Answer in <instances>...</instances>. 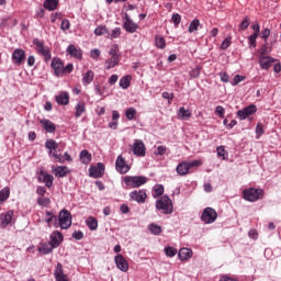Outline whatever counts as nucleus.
Wrapping results in <instances>:
<instances>
[{
    "mask_svg": "<svg viewBox=\"0 0 281 281\" xmlns=\"http://www.w3.org/2000/svg\"><path fill=\"white\" fill-rule=\"evenodd\" d=\"M124 183L128 188H142V186L148 183V178L145 176H126Z\"/></svg>",
    "mask_w": 281,
    "mask_h": 281,
    "instance_id": "nucleus-1",
    "label": "nucleus"
},
{
    "mask_svg": "<svg viewBox=\"0 0 281 281\" xmlns=\"http://www.w3.org/2000/svg\"><path fill=\"white\" fill-rule=\"evenodd\" d=\"M202 164L203 161L201 160H193L190 162L183 161L177 166L176 170L180 177H186V175L190 172V168H199V166H202Z\"/></svg>",
    "mask_w": 281,
    "mask_h": 281,
    "instance_id": "nucleus-2",
    "label": "nucleus"
},
{
    "mask_svg": "<svg viewBox=\"0 0 281 281\" xmlns=\"http://www.w3.org/2000/svg\"><path fill=\"white\" fill-rule=\"evenodd\" d=\"M156 209L161 210L162 214H172V200L168 195L161 196L156 201Z\"/></svg>",
    "mask_w": 281,
    "mask_h": 281,
    "instance_id": "nucleus-3",
    "label": "nucleus"
},
{
    "mask_svg": "<svg viewBox=\"0 0 281 281\" xmlns=\"http://www.w3.org/2000/svg\"><path fill=\"white\" fill-rule=\"evenodd\" d=\"M244 194V199L245 201H250L251 203H254V201H258L260 199H262L265 191H262V189H246L243 192Z\"/></svg>",
    "mask_w": 281,
    "mask_h": 281,
    "instance_id": "nucleus-4",
    "label": "nucleus"
},
{
    "mask_svg": "<svg viewBox=\"0 0 281 281\" xmlns=\"http://www.w3.org/2000/svg\"><path fill=\"white\" fill-rule=\"evenodd\" d=\"M58 223L60 229H69L71 227V213L67 210H61L59 212Z\"/></svg>",
    "mask_w": 281,
    "mask_h": 281,
    "instance_id": "nucleus-5",
    "label": "nucleus"
},
{
    "mask_svg": "<svg viewBox=\"0 0 281 281\" xmlns=\"http://www.w3.org/2000/svg\"><path fill=\"white\" fill-rule=\"evenodd\" d=\"M33 44L36 47V52L44 56L45 60H49L52 58V53H49V47L45 46V43L38 38L33 40Z\"/></svg>",
    "mask_w": 281,
    "mask_h": 281,
    "instance_id": "nucleus-6",
    "label": "nucleus"
},
{
    "mask_svg": "<svg viewBox=\"0 0 281 281\" xmlns=\"http://www.w3.org/2000/svg\"><path fill=\"white\" fill-rule=\"evenodd\" d=\"M203 223H205L206 225H210L212 223H214V221H216V218H218V214L216 213V211H214V209L212 207H206L201 216Z\"/></svg>",
    "mask_w": 281,
    "mask_h": 281,
    "instance_id": "nucleus-7",
    "label": "nucleus"
},
{
    "mask_svg": "<svg viewBox=\"0 0 281 281\" xmlns=\"http://www.w3.org/2000/svg\"><path fill=\"white\" fill-rule=\"evenodd\" d=\"M37 179L40 183H45L46 188H52V186H54V176L47 173L45 170H41L37 173Z\"/></svg>",
    "mask_w": 281,
    "mask_h": 281,
    "instance_id": "nucleus-8",
    "label": "nucleus"
},
{
    "mask_svg": "<svg viewBox=\"0 0 281 281\" xmlns=\"http://www.w3.org/2000/svg\"><path fill=\"white\" fill-rule=\"evenodd\" d=\"M133 154L136 157H146V145L142 139H136L133 144Z\"/></svg>",
    "mask_w": 281,
    "mask_h": 281,
    "instance_id": "nucleus-9",
    "label": "nucleus"
},
{
    "mask_svg": "<svg viewBox=\"0 0 281 281\" xmlns=\"http://www.w3.org/2000/svg\"><path fill=\"white\" fill-rule=\"evenodd\" d=\"M25 60V50L23 48H15L12 53L13 65L21 66Z\"/></svg>",
    "mask_w": 281,
    "mask_h": 281,
    "instance_id": "nucleus-10",
    "label": "nucleus"
},
{
    "mask_svg": "<svg viewBox=\"0 0 281 281\" xmlns=\"http://www.w3.org/2000/svg\"><path fill=\"white\" fill-rule=\"evenodd\" d=\"M256 111H258V108L254 104H250V105L244 108L243 110H239L237 112V117H239V120H247L249 117V115H254V113H256Z\"/></svg>",
    "mask_w": 281,
    "mask_h": 281,
    "instance_id": "nucleus-11",
    "label": "nucleus"
},
{
    "mask_svg": "<svg viewBox=\"0 0 281 281\" xmlns=\"http://www.w3.org/2000/svg\"><path fill=\"white\" fill-rule=\"evenodd\" d=\"M123 27L128 34H135L137 30H139V25L135 23L128 14H125V22L123 23Z\"/></svg>",
    "mask_w": 281,
    "mask_h": 281,
    "instance_id": "nucleus-12",
    "label": "nucleus"
},
{
    "mask_svg": "<svg viewBox=\"0 0 281 281\" xmlns=\"http://www.w3.org/2000/svg\"><path fill=\"white\" fill-rule=\"evenodd\" d=\"M89 175L90 177H93V179H100V177L104 175V164L98 162L97 167L91 166L89 168Z\"/></svg>",
    "mask_w": 281,
    "mask_h": 281,
    "instance_id": "nucleus-13",
    "label": "nucleus"
},
{
    "mask_svg": "<svg viewBox=\"0 0 281 281\" xmlns=\"http://www.w3.org/2000/svg\"><path fill=\"white\" fill-rule=\"evenodd\" d=\"M148 195H146V191L144 190H135L130 193V198L132 201H136V203H146V199Z\"/></svg>",
    "mask_w": 281,
    "mask_h": 281,
    "instance_id": "nucleus-14",
    "label": "nucleus"
},
{
    "mask_svg": "<svg viewBox=\"0 0 281 281\" xmlns=\"http://www.w3.org/2000/svg\"><path fill=\"white\" fill-rule=\"evenodd\" d=\"M115 265L120 271H123V273H126L128 271V261L124 258L122 255H116L114 258Z\"/></svg>",
    "mask_w": 281,
    "mask_h": 281,
    "instance_id": "nucleus-15",
    "label": "nucleus"
},
{
    "mask_svg": "<svg viewBox=\"0 0 281 281\" xmlns=\"http://www.w3.org/2000/svg\"><path fill=\"white\" fill-rule=\"evenodd\" d=\"M115 166H116L117 172H120L121 175H126V172L131 170V167L126 164V161L122 156L117 157Z\"/></svg>",
    "mask_w": 281,
    "mask_h": 281,
    "instance_id": "nucleus-16",
    "label": "nucleus"
},
{
    "mask_svg": "<svg viewBox=\"0 0 281 281\" xmlns=\"http://www.w3.org/2000/svg\"><path fill=\"white\" fill-rule=\"evenodd\" d=\"M54 276L56 281H69V277H67L65 270H63V263H57Z\"/></svg>",
    "mask_w": 281,
    "mask_h": 281,
    "instance_id": "nucleus-17",
    "label": "nucleus"
},
{
    "mask_svg": "<svg viewBox=\"0 0 281 281\" xmlns=\"http://www.w3.org/2000/svg\"><path fill=\"white\" fill-rule=\"evenodd\" d=\"M14 216L13 211H8L7 213L0 214V226L8 227L12 223V218Z\"/></svg>",
    "mask_w": 281,
    "mask_h": 281,
    "instance_id": "nucleus-18",
    "label": "nucleus"
},
{
    "mask_svg": "<svg viewBox=\"0 0 281 281\" xmlns=\"http://www.w3.org/2000/svg\"><path fill=\"white\" fill-rule=\"evenodd\" d=\"M49 243L56 249V247H59L60 243H63V234L60 232H58V231L53 232L50 234Z\"/></svg>",
    "mask_w": 281,
    "mask_h": 281,
    "instance_id": "nucleus-19",
    "label": "nucleus"
},
{
    "mask_svg": "<svg viewBox=\"0 0 281 281\" xmlns=\"http://www.w3.org/2000/svg\"><path fill=\"white\" fill-rule=\"evenodd\" d=\"M273 63H276V59L270 56H261L259 58V65H260L261 69H270V67H271V65H273Z\"/></svg>",
    "mask_w": 281,
    "mask_h": 281,
    "instance_id": "nucleus-20",
    "label": "nucleus"
},
{
    "mask_svg": "<svg viewBox=\"0 0 281 281\" xmlns=\"http://www.w3.org/2000/svg\"><path fill=\"white\" fill-rule=\"evenodd\" d=\"M52 67L55 71L56 76H63L64 67L65 65L63 64V60L58 58H54L52 61Z\"/></svg>",
    "mask_w": 281,
    "mask_h": 281,
    "instance_id": "nucleus-21",
    "label": "nucleus"
},
{
    "mask_svg": "<svg viewBox=\"0 0 281 281\" xmlns=\"http://www.w3.org/2000/svg\"><path fill=\"white\" fill-rule=\"evenodd\" d=\"M67 53L69 54V56H72L74 58H78V60L82 59V49L76 48L74 44H70L67 47Z\"/></svg>",
    "mask_w": 281,
    "mask_h": 281,
    "instance_id": "nucleus-22",
    "label": "nucleus"
},
{
    "mask_svg": "<svg viewBox=\"0 0 281 281\" xmlns=\"http://www.w3.org/2000/svg\"><path fill=\"white\" fill-rule=\"evenodd\" d=\"M92 155L89 150L83 149L79 154V161H81L85 166H89L91 164Z\"/></svg>",
    "mask_w": 281,
    "mask_h": 281,
    "instance_id": "nucleus-23",
    "label": "nucleus"
},
{
    "mask_svg": "<svg viewBox=\"0 0 281 281\" xmlns=\"http://www.w3.org/2000/svg\"><path fill=\"white\" fill-rule=\"evenodd\" d=\"M55 100L57 104H60L61 106H67V104H69V93L61 92L55 97Z\"/></svg>",
    "mask_w": 281,
    "mask_h": 281,
    "instance_id": "nucleus-24",
    "label": "nucleus"
},
{
    "mask_svg": "<svg viewBox=\"0 0 281 281\" xmlns=\"http://www.w3.org/2000/svg\"><path fill=\"white\" fill-rule=\"evenodd\" d=\"M40 123L43 125L44 131H46L47 133H55L56 125L52 121L43 119L42 121H40Z\"/></svg>",
    "mask_w": 281,
    "mask_h": 281,
    "instance_id": "nucleus-25",
    "label": "nucleus"
},
{
    "mask_svg": "<svg viewBox=\"0 0 281 281\" xmlns=\"http://www.w3.org/2000/svg\"><path fill=\"white\" fill-rule=\"evenodd\" d=\"M190 117H192V111L190 109L181 106L178 110V120H190Z\"/></svg>",
    "mask_w": 281,
    "mask_h": 281,
    "instance_id": "nucleus-26",
    "label": "nucleus"
},
{
    "mask_svg": "<svg viewBox=\"0 0 281 281\" xmlns=\"http://www.w3.org/2000/svg\"><path fill=\"white\" fill-rule=\"evenodd\" d=\"M192 257V249L190 248H181L178 252L179 260H190Z\"/></svg>",
    "mask_w": 281,
    "mask_h": 281,
    "instance_id": "nucleus-27",
    "label": "nucleus"
},
{
    "mask_svg": "<svg viewBox=\"0 0 281 281\" xmlns=\"http://www.w3.org/2000/svg\"><path fill=\"white\" fill-rule=\"evenodd\" d=\"M55 172V177H67V175H69V168H67V166H58L54 169Z\"/></svg>",
    "mask_w": 281,
    "mask_h": 281,
    "instance_id": "nucleus-28",
    "label": "nucleus"
},
{
    "mask_svg": "<svg viewBox=\"0 0 281 281\" xmlns=\"http://www.w3.org/2000/svg\"><path fill=\"white\" fill-rule=\"evenodd\" d=\"M94 76L95 74H93L92 70H88L86 74L82 75V85H85V87L91 85V82H93Z\"/></svg>",
    "mask_w": 281,
    "mask_h": 281,
    "instance_id": "nucleus-29",
    "label": "nucleus"
},
{
    "mask_svg": "<svg viewBox=\"0 0 281 281\" xmlns=\"http://www.w3.org/2000/svg\"><path fill=\"white\" fill-rule=\"evenodd\" d=\"M54 249H56V248L54 247V245L48 241V243L43 244V245L40 247L38 251H40V254H44V256H47V254H52V251H53Z\"/></svg>",
    "mask_w": 281,
    "mask_h": 281,
    "instance_id": "nucleus-30",
    "label": "nucleus"
},
{
    "mask_svg": "<svg viewBox=\"0 0 281 281\" xmlns=\"http://www.w3.org/2000/svg\"><path fill=\"white\" fill-rule=\"evenodd\" d=\"M75 111H76L75 116L80 117L81 115H83L86 113L87 105L85 104V102L80 101L75 106Z\"/></svg>",
    "mask_w": 281,
    "mask_h": 281,
    "instance_id": "nucleus-31",
    "label": "nucleus"
},
{
    "mask_svg": "<svg viewBox=\"0 0 281 281\" xmlns=\"http://www.w3.org/2000/svg\"><path fill=\"white\" fill-rule=\"evenodd\" d=\"M86 225L89 227L90 232H95V229H98V220L93 216H89L86 220Z\"/></svg>",
    "mask_w": 281,
    "mask_h": 281,
    "instance_id": "nucleus-32",
    "label": "nucleus"
},
{
    "mask_svg": "<svg viewBox=\"0 0 281 281\" xmlns=\"http://www.w3.org/2000/svg\"><path fill=\"white\" fill-rule=\"evenodd\" d=\"M131 80L133 77L131 75H126L120 79V88L121 89H128L131 87Z\"/></svg>",
    "mask_w": 281,
    "mask_h": 281,
    "instance_id": "nucleus-33",
    "label": "nucleus"
},
{
    "mask_svg": "<svg viewBox=\"0 0 281 281\" xmlns=\"http://www.w3.org/2000/svg\"><path fill=\"white\" fill-rule=\"evenodd\" d=\"M120 65V57H111L105 60V69H113V67H117Z\"/></svg>",
    "mask_w": 281,
    "mask_h": 281,
    "instance_id": "nucleus-34",
    "label": "nucleus"
},
{
    "mask_svg": "<svg viewBox=\"0 0 281 281\" xmlns=\"http://www.w3.org/2000/svg\"><path fill=\"white\" fill-rule=\"evenodd\" d=\"M7 199H10V188L9 187H4L0 191V205H3L4 202L7 201Z\"/></svg>",
    "mask_w": 281,
    "mask_h": 281,
    "instance_id": "nucleus-35",
    "label": "nucleus"
},
{
    "mask_svg": "<svg viewBox=\"0 0 281 281\" xmlns=\"http://www.w3.org/2000/svg\"><path fill=\"white\" fill-rule=\"evenodd\" d=\"M44 8L50 12L56 10V8H58V0H45Z\"/></svg>",
    "mask_w": 281,
    "mask_h": 281,
    "instance_id": "nucleus-36",
    "label": "nucleus"
},
{
    "mask_svg": "<svg viewBox=\"0 0 281 281\" xmlns=\"http://www.w3.org/2000/svg\"><path fill=\"white\" fill-rule=\"evenodd\" d=\"M148 229L151 234H154V236H159V234H161L164 232V229L161 228V226L157 225V224H149L148 225Z\"/></svg>",
    "mask_w": 281,
    "mask_h": 281,
    "instance_id": "nucleus-37",
    "label": "nucleus"
},
{
    "mask_svg": "<svg viewBox=\"0 0 281 281\" xmlns=\"http://www.w3.org/2000/svg\"><path fill=\"white\" fill-rule=\"evenodd\" d=\"M46 148L49 150V154L52 155L53 150H57L58 144L54 139H47L45 143Z\"/></svg>",
    "mask_w": 281,
    "mask_h": 281,
    "instance_id": "nucleus-38",
    "label": "nucleus"
},
{
    "mask_svg": "<svg viewBox=\"0 0 281 281\" xmlns=\"http://www.w3.org/2000/svg\"><path fill=\"white\" fill-rule=\"evenodd\" d=\"M201 25V21L199 19H194L190 25L188 32L192 34L193 32H196L199 30V26Z\"/></svg>",
    "mask_w": 281,
    "mask_h": 281,
    "instance_id": "nucleus-39",
    "label": "nucleus"
},
{
    "mask_svg": "<svg viewBox=\"0 0 281 281\" xmlns=\"http://www.w3.org/2000/svg\"><path fill=\"white\" fill-rule=\"evenodd\" d=\"M165 254L168 258H175V256H177V254H178V250H177V248H175L172 246H166Z\"/></svg>",
    "mask_w": 281,
    "mask_h": 281,
    "instance_id": "nucleus-40",
    "label": "nucleus"
},
{
    "mask_svg": "<svg viewBox=\"0 0 281 281\" xmlns=\"http://www.w3.org/2000/svg\"><path fill=\"white\" fill-rule=\"evenodd\" d=\"M121 34L122 29L115 27L111 33H108V38H110V41H113L114 38H120Z\"/></svg>",
    "mask_w": 281,
    "mask_h": 281,
    "instance_id": "nucleus-41",
    "label": "nucleus"
},
{
    "mask_svg": "<svg viewBox=\"0 0 281 281\" xmlns=\"http://www.w3.org/2000/svg\"><path fill=\"white\" fill-rule=\"evenodd\" d=\"M95 36H104V34H109V29L104 25H100L94 30Z\"/></svg>",
    "mask_w": 281,
    "mask_h": 281,
    "instance_id": "nucleus-42",
    "label": "nucleus"
},
{
    "mask_svg": "<svg viewBox=\"0 0 281 281\" xmlns=\"http://www.w3.org/2000/svg\"><path fill=\"white\" fill-rule=\"evenodd\" d=\"M156 46L159 49H166V38L164 36H156Z\"/></svg>",
    "mask_w": 281,
    "mask_h": 281,
    "instance_id": "nucleus-43",
    "label": "nucleus"
},
{
    "mask_svg": "<svg viewBox=\"0 0 281 281\" xmlns=\"http://www.w3.org/2000/svg\"><path fill=\"white\" fill-rule=\"evenodd\" d=\"M135 115H137V110H135L134 108H130L125 111V117H127L128 120H134Z\"/></svg>",
    "mask_w": 281,
    "mask_h": 281,
    "instance_id": "nucleus-44",
    "label": "nucleus"
},
{
    "mask_svg": "<svg viewBox=\"0 0 281 281\" xmlns=\"http://www.w3.org/2000/svg\"><path fill=\"white\" fill-rule=\"evenodd\" d=\"M117 52H120V46H117V44H114V45H112V47L109 50V56L120 57V55H117Z\"/></svg>",
    "mask_w": 281,
    "mask_h": 281,
    "instance_id": "nucleus-45",
    "label": "nucleus"
},
{
    "mask_svg": "<svg viewBox=\"0 0 281 281\" xmlns=\"http://www.w3.org/2000/svg\"><path fill=\"white\" fill-rule=\"evenodd\" d=\"M249 27V16H245L241 23L239 24V31L245 32Z\"/></svg>",
    "mask_w": 281,
    "mask_h": 281,
    "instance_id": "nucleus-46",
    "label": "nucleus"
},
{
    "mask_svg": "<svg viewBox=\"0 0 281 281\" xmlns=\"http://www.w3.org/2000/svg\"><path fill=\"white\" fill-rule=\"evenodd\" d=\"M49 203H52V200H49L48 198H38L37 199V205H41L43 207H47V205H49Z\"/></svg>",
    "mask_w": 281,
    "mask_h": 281,
    "instance_id": "nucleus-47",
    "label": "nucleus"
},
{
    "mask_svg": "<svg viewBox=\"0 0 281 281\" xmlns=\"http://www.w3.org/2000/svg\"><path fill=\"white\" fill-rule=\"evenodd\" d=\"M154 192H155V196H161V194H164V186L156 184L154 187Z\"/></svg>",
    "mask_w": 281,
    "mask_h": 281,
    "instance_id": "nucleus-48",
    "label": "nucleus"
},
{
    "mask_svg": "<svg viewBox=\"0 0 281 281\" xmlns=\"http://www.w3.org/2000/svg\"><path fill=\"white\" fill-rule=\"evenodd\" d=\"M258 40V35L251 34L248 37L249 47L256 48V41Z\"/></svg>",
    "mask_w": 281,
    "mask_h": 281,
    "instance_id": "nucleus-49",
    "label": "nucleus"
},
{
    "mask_svg": "<svg viewBox=\"0 0 281 281\" xmlns=\"http://www.w3.org/2000/svg\"><path fill=\"white\" fill-rule=\"evenodd\" d=\"M261 56H267V54H271V49H269V44L266 42L260 49Z\"/></svg>",
    "mask_w": 281,
    "mask_h": 281,
    "instance_id": "nucleus-50",
    "label": "nucleus"
},
{
    "mask_svg": "<svg viewBox=\"0 0 281 281\" xmlns=\"http://www.w3.org/2000/svg\"><path fill=\"white\" fill-rule=\"evenodd\" d=\"M46 216H48V218L46 220V223L48 224V226H49V223H52V221H58V217L49 211H46Z\"/></svg>",
    "mask_w": 281,
    "mask_h": 281,
    "instance_id": "nucleus-51",
    "label": "nucleus"
},
{
    "mask_svg": "<svg viewBox=\"0 0 281 281\" xmlns=\"http://www.w3.org/2000/svg\"><path fill=\"white\" fill-rule=\"evenodd\" d=\"M171 21L175 25H179V23H181V15L179 13H173Z\"/></svg>",
    "mask_w": 281,
    "mask_h": 281,
    "instance_id": "nucleus-52",
    "label": "nucleus"
},
{
    "mask_svg": "<svg viewBox=\"0 0 281 281\" xmlns=\"http://www.w3.org/2000/svg\"><path fill=\"white\" fill-rule=\"evenodd\" d=\"M215 113L220 115V117H225V108L222 105H217L215 108Z\"/></svg>",
    "mask_w": 281,
    "mask_h": 281,
    "instance_id": "nucleus-53",
    "label": "nucleus"
},
{
    "mask_svg": "<svg viewBox=\"0 0 281 281\" xmlns=\"http://www.w3.org/2000/svg\"><path fill=\"white\" fill-rule=\"evenodd\" d=\"M232 45V37H226L221 45V49H227Z\"/></svg>",
    "mask_w": 281,
    "mask_h": 281,
    "instance_id": "nucleus-54",
    "label": "nucleus"
},
{
    "mask_svg": "<svg viewBox=\"0 0 281 281\" xmlns=\"http://www.w3.org/2000/svg\"><path fill=\"white\" fill-rule=\"evenodd\" d=\"M72 238H75V240H82V238H85V233L81 231L74 232Z\"/></svg>",
    "mask_w": 281,
    "mask_h": 281,
    "instance_id": "nucleus-55",
    "label": "nucleus"
},
{
    "mask_svg": "<svg viewBox=\"0 0 281 281\" xmlns=\"http://www.w3.org/2000/svg\"><path fill=\"white\" fill-rule=\"evenodd\" d=\"M226 155H227V151H225L224 146L217 147V157H222L223 159H225Z\"/></svg>",
    "mask_w": 281,
    "mask_h": 281,
    "instance_id": "nucleus-56",
    "label": "nucleus"
},
{
    "mask_svg": "<svg viewBox=\"0 0 281 281\" xmlns=\"http://www.w3.org/2000/svg\"><path fill=\"white\" fill-rule=\"evenodd\" d=\"M60 27L63 32H67V30L71 27V23L69 22V20H63Z\"/></svg>",
    "mask_w": 281,
    "mask_h": 281,
    "instance_id": "nucleus-57",
    "label": "nucleus"
},
{
    "mask_svg": "<svg viewBox=\"0 0 281 281\" xmlns=\"http://www.w3.org/2000/svg\"><path fill=\"white\" fill-rule=\"evenodd\" d=\"M90 56L91 58H93V60H98V58H100V49L94 48L90 52Z\"/></svg>",
    "mask_w": 281,
    "mask_h": 281,
    "instance_id": "nucleus-58",
    "label": "nucleus"
},
{
    "mask_svg": "<svg viewBox=\"0 0 281 281\" xmlns=\"http://www.w3.org/2000/svg\"><path fill=\"white\" fill-rule=\"evenodd\" d=\"M243 80H245V77L236 75L233 79V86L239 85V82H243Z\"/></svg>",
    "mask_w": 281,
    "mask_h": 281,
    "instance_id": "nucleus-59",
    "label": "nucleus"
},
{
    "mask_svg": "<svg viewBox=\"0 0 281 281\" xmlns=\"http://www.w3.org/2000/svg\"><path fill=\"white\" fill-rule=\"evenodd\" d=\"M156 155H159L160 157L166 155V146L161 145L157 147Z\"/></svg>",
    "mask_w": 281,
    "mask_h": 281,
    "instance_id": "nucleus-60",
    "label": "nucleus"
},
{
    "mask_svg": "<svg viewBox=\"0 0 281 281\" xmlns=\"http://www.w3.org/2000/svg\"><path fill=\"white\" fill-rule=\"evenodd\" d=\"M269 36H271V30L265 29V30L261 32V38H263L265 41H267V38H269Z\"/></svg>",
    "mask_w": 281,
    "mask_h": 281,
    "instance_id": "nucleus-61",
    "label": "nucleus"
},
{
    "mask_svg": "<svg viewBox=\"0 0 281 281\" xmlns=\"http://www.w3.org/2000/svg\"><path fill=\"white\" fill-rule=\"evenodd\" d=\"M191 78H199L201 76V70L199 68H194L190 71Z\"/></svg>",
    "mask_w": 281,
    "mask_h": 281,
    "instance_id": "nucleus-62",
    "label": "nucleus"
},
{
    "mask_svg": "<svg viewBox=\"0 0 281 281\" xmlns=\"http://www.w3.org/2000/svg\"><path fill=\"white\" fill-rule=\"evenodd\" d=\"M71 71H74V64H68L66 67L64 66L63 75L71 74Z\"/></svg>",
    "mask_w": 281,
    "mask_h": 281,
    "instance_id": "nucleus-63",
    "label": "nucleus"
},
{
    "mask_svg": "<svg viewBox=\"0 0 281 281\" xmlns=\"http://www.w3.org/2000/svg\"><path fill=\"white\" fill-rule=\"evenodd\" d=\"M162 98L165 100H169V103H170V101L175 98V94L170 92H162Z\"/></svg>",
    "mask_w": 281,
    "mask_h": 281,
    "instance_id": "nucleus-64",
    "label": "nucleus"
}]
</instances>
